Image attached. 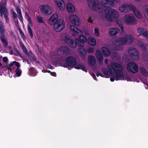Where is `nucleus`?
<instances>
[{
	"mask_svg": "<svg viewBox=\"0 0 148 148\" xmlns=\"http://www.w3.org/2000/svg\"><path fill=\"white\" fill-rule=\"evenodd\" d=\"M108 69L112 75L116 80L124 79V75L122 72L123 68L120 64L112 62L108 66Z\"/></svg>",
	"mask_w": 148,
	"mask_h": 148,
	"instance_id": "f257e3e1",
	"label": "nucleus"
},
{
	"mask_svg": "<svg viewBox=\"0 0 148 148\" xmlns=\"http://www.w3.org/2000/svg\"><path fill=\"white\" fill-rule=\"evenodd\" d=\"M48 23L50 25L53 24L54 30L57 32L62 31L64 27L65 23L62 19H58L57 14H54L49 18Z\"/></svg>",
	"mask_w": 148,
	"mask_h": 148,
	"instance_id": "f03ea898",
	"label": "nucleus"
},
{
	"mask_svg": "<svg viewBox=\"0 0 148 148\" xmlns=\"http://www.w3.org/2000/svg\"><path fill=\"white\" fill-rule=\"evenodd\" d=\"M134 40V38L131 35H126L122 37L115 38L113 43L117 47H114V49L116 50H119V46L125 44L132 43Z\"/></svg>",
	"mask_w": 148,
	"mask_h": 148,
	"instance_id": "7ed1b4c3",
	"label": "nucleus"
},
{
	"mask_svg": "<svg viewBox=\"0 0 148 148\" xmlns=\"http://www.w3.org/2000/svg\"><path fill=\"white\" fill-rule=\"evenodd\" d=\"M7 2L6 0H2L0 3V16H3V14L5 20L7 23H9L8 11L5 7Z\"/></svg>",
	"mask_w": 148,
	"mask_h": 148,
	"instance_id": "20e7f679",
	"label": "nucleus"
},
{
	"mask_svg": "<svg viewBox=\"0 0 148 148\" xmlns=\"http://www.w3.org/2000/svg\"><path fill=\"white\" fill-rule=\"evenodd\" d=\"M88 3L91 9L99 13L103 11V9L99 6L97 0H87Z\"/></svg>",
	"mask_w": 148,
	"mask_h": 148,
	"instance_id": "39448f33",
	"label": "nucleus"
},
{
	"mask_svg": "<svg viewBox=\"0 0 148 148\" xmlns=\"http://www.w3.org/2000/svg\"><path fill=\"white\" fill-rule=\"evenodd\" d=\"M61 40L67 44L69 45L72 47H76L77 44L74 42L71 37L66 34H62L61 36Z\"/></svg>",
	"mask_w": 148,
	"mask_h": 148,
	"instance_id": "423d86ee",
	"label": "nucleus"
},
{
	"mask_svg": "<svg viewBox=\"0 0 148 148\" xmlns=\"http://www.w3.org/2000/svg\"><path fill=\"white\" fill-rule=\"evenodd\" d=\"M125 23L128 25H134L137 23V21L131 14H127L124 16Z\"/></svg>",
	"mask_w": 148,
	"mask_h": 148,
	"instance_id": "0eeeda50",
	"label": "nucleus"
},
{
	"mask_svg": "<svg viewBox=\"0 0 148 148\" xmlns=\"http://www.w3.org/2000/svg\"><path fill=\"white\" fill-rule=\"evenodd\" d=\"M128 53L135 60H138L140 59V56L138 51L135 48L131 47L129 48Z\"/></svg>",
	"mask_w": 148,
	"mask_h": 148,
	"instance_id": "6e6552de",
	"label": "nucleus"
},
{
	"mask_svg": "<svg viewBox=\"0 0 148 148\" xmlns=\"http://www.w3.org/2000/svg\"><path fill=\"white\" fill-rule=\"evenodd\" d=\"M134 6L131 4L124 3L122 4L119 8V11L122 12L127 13L131 10L134 9Z\"/></svg>",
	"mask_w": 148,
	"mask_h": 148,
	"instance_id": "1a4fd4ad",
	"label": "nucleus"
},
{
	"mask_svg": "<svg viewBox=\"0 0 148 148\" xmlns=\"http://www.w3.org/2000/svg\"><path fill=\"white\" fill-rule=\"evenodd\" d=\"M41 12L46 15L51 14L53 12V10L51 6L47 5H44L40 7Z\"/></svg>",
	"mask_w": 148,
	"mask_h": 148,
	"instance_id": "9d476101",
	"label": "nucleus"
},
{
	"mask_svg": "<svg viewBox=\"0 0 148 148\" xmlns=\"http://www.w3.org/2000/svg\"><path fill=\"white\" fill-rule=\"evenodd\" d=\"M127 68L128 71L133 73H135L138 71V65L133 62L129 63L127 65Z\"/></svg>",
	"mask_w": 148,
	"mask_h": 148,
	"instance_id": "9b49d317",
	"label": "nucleus"
},
{
	"mask_svg": "<svg viewBox=\"0 0 148 148\" xmlns=\"http://www.w3.org/2000/svg\"><path fill=\"white\" fill-rule=\"evenodd\" d=\"M139 45L140 47L144 51L142 54V60L143 61H146L148 59V51L146 53L145 52V51L147 50V45L146 43H140L139 44Z\"/></svg>",
	"mask_w": 148,
	"mask_h": 148,
	"instance_id": "f8f14e48",
	"label": "nucleus"
},
{
	"mask_svg": "<svg viewBox=\"0 0 148 148\" xmlns=\"http://www.w3.org/2000/svg\"><path fill=\"white\" fill-rule=\"evenodd\" d=\"M120 0H103L101 3L103 5L107 8H112L114 5V2L119 3Z\"/></svg>",
	"mask_w": 148,
	"mask_h": 148,
	"instance_id": "ddd939ff",
	"label": "nucleus"
},
{
	"mask_svg": "<svg viewBox=\"0 0 148 148\" xmlns=\"http://www.w3.org/2000/svg\"><path fill=\"white\" fill-rule=\"evenodd\" d=\"M70 21L71 23L76 26L79 25L80 21L78 17L75 15L71 14L69 17Z\"/></svg>",
	"mask_w": 148,
	"mask_h": 148,
	"instance_id": "4468645a",
	"label": "nucleus"
},
{
	"mask_svg": "<svg viewBox=\"0 0 148 148\" xmlns=\"http://www.w3.org/2000/svg\"><path fill=\"white\" fill-rule=\"evenodd\" d=\"M75 41L79 46L84 47V43L87 42V39L84 36L80 35L79 37V39L75 38Z\"/></svg>",
	"mask_w": 148,
	"mask_h": 148,
	"instance_id": "2eb2a0df",
	"label": "nucleus"
},
{
	"mask_svg": "<svg viewBox=\"0 0 148 148\" xmlns=\"http://www.w3.org/2000/svg\"><path fill=\"white\" fill-rule=\"evenodd\" d=\"M68 65L70 66H74L77 63V60L75 58L71 56L68 57L66 60Z\"/></svg>",
	"mask_w": 148,
	"mask_h": 148,
	"instance_id": "dca6fc26",
	"label": "nucleus"
},
{
	"mask_svg": "<svg viewBox=\"0 0 148 148\" xmlns=\"http://www.w3.org/2000/svg\"><path fill=\"white\" fill-rule=\"evenodd\" d=\"M70 27L71 30V32L73 36H74L75 35H78L82 34V32L81 30L73 25H70Z\"/></svg>",
	"mask_w": 148,
	"mask_h": 148,
	"instance_id": "f3484780",
	"label": "nucleus"
},
{
	"mask_svg": "<svg viewBox=\"0 0 148 148\" xmlns=\"http://www.w3.org/2000/svg\"><path fill=\"white\" fill-rule=\"evenodd\" d=\"M119 32V29L116 27H115L110 28L109 30L108 34L111 36H115Z\"/></svg>",
	"mask_w": 148,
	"mask_h": 148,
	"instance_id": "a211bd4d",
	"label": "nucleus"
},
{
	"mask_svg": "<svg viewBox=\"0 0 148 148\" xmlns=\"http://www.w3.org/2000/svg\"><path fill=\"white\" fill-rule=\"evenodd\" d=\"M108 10H109V12L112 15L111 16L113 18V21L116 18L119 17V14L116 10L112 8L108 9Z\"/></svg>",
	"mask_w": 148,
	"mask_h": 148,
	"instance_id": "6ab92c4d",
	"label": "nucleus"
},
{
	"mask_svg": "<svg viewBox=\"0 0 148 148\" xmlns=\"http://www.w3.org/2000/svg\"><path fill=\"white\" fill-rule=\"evenodd\" d=\"M55 2L60 10H63L65 9V5L63 0H55Z\"/></svg>",
	"mask_w": 148,
	"mask_h": 148,
	"instance_id": "aec40b11",
	"label": "nucleus"
},
{
	"mask_svg": "<svg viewBox=\"0 0 148 148\" xmlns=\"http://www.w3.org/2000/svg\"><path fill=\"white\" fill-rule=\"evenodd\" d=\"M111 16L110 13L109 12V10H108V9H106L105 10V15L106 19L111 22H113L114 21Z\"/></svg>",
	"mask_w": 148,
	"mask_h": 148,
	"instance_id": "412c9836",
	"label": "nucleus"
},
{
	"mask_svg": "<svg viewBox=\"0 0 148 148\" xmlns=\"http://www.w3.org/2000/svg\"><path fill=\"white\" fill-rule=\"evenodd\" d=\"M95 55L98 61L100 63H101L103 61V56L99 51L97 50L96 51Z\"/></svg>",
	"mask_w": 148,
	"mask_h": 148,
	"instance_id": "4be33fe9",
	"label": "nucleus"
},
{
	"mask_svg": "<svg viewBox=\"0 0 148 148\" xmlns=\"http://www.w3.org/2000/svg\"><path fill=\"white\" fill-rule=\"evenodd\" d=\"M88 61L89 65L93 66L95 64L96 59L93 56H90L88 57Z\"/></svg>",
	"mask_w": 148,
	"mask_h": 148,
	"instance_id": "5701e85b",
	"label": "nucleus"
},
{
	"mask_svg": "<svg viewBox=\"0 0 148 148\" xmlns=\"http://www.w3.org/2000/svg\"><path fill=\"white\" fill-rule=\"evenodd\" d=\"M14 65H15L17 67V68L20 67V65L19 63L16 61H13L11 63L9 64L8 65H7L6 67L9 70H10L11 69V67H13Z\"/></svg>",
	"mask_w": 148,
	"mask_h": 148,
	"instance_id": "b1692460",
	"label": "nucleus"
},
{
	"mask_svg": "<svg viewBox=\"0 0 148 148\" xmlns=\"http://www.w3.org/2000/svg\"><path fill=\"white\" fill-rule=\"evenodd\" d=\"M101 49V51L104 56L107 57L110 56V52L107 48L105 47H103Z\"/></svg>",
	"mask_w": 148,
	"mask_h": 148,
	"instance_id": "393cba45",
	"label": "nucleus"
},
{
	"mask_svg": "<svg viewBox=\"0 0 148 148\" xmlns=\"http://www.w3.org/2000/svg\"><path fill=\"white\" fill-rule=\"evenodd\" d=\"M0 39L3 45L5 47L7 46L8 45V40L5 37L4 34L0 35Z\"/></svg>",
	"mask_w": 148,
	"mask_h": 148,
	"instance_id": "a878e982",
	"label": "nucleus"
},
{
	"mask_svg": "<svg viewBox=\"0 0 148 148\" xmlns=\"http://www.w3.org/2000/svg\"><path fill=\"white\" fill-rule=\"evenodd\" d=\"M66 8L68 11L70 12L73 13L75 11V10L73 6L71 4H68L67 5Z\"/></svg>",
	"mask_w": 148,
	"mask_h": 148,
	"instance_id": "bb28decb",
	"label": "nucleus"
},
{
	"mask_svg": "<svg viewBox=\"0 0 148 148\" xmlns=\"http://www.w3.org/2000/svg\"><path fill=\"white\" fill-rule=\"evenodd\" d=\"M88 43L90 45L95 46L96 43V40L92 37H89L88 40Z\"/></svg>",
	"mask_w": 148,
	"mask_h": 148,
	"instance_id": "cd10ccee",
	"label": "nucleus"
},
{
	"mask_svg": "<svg viewBox=\"0 0 148 148\" xmlns=\"http://www.w3.org/2000/svg\"><path fill=\"white\" fill-rule=\"evenodd\" d=\"M137 30L138 33L140 35H144V33L147 31L145 29L141 27L138 28Z\"/></svg>",
	"mask_w": 148,
	"mask_h": 148,
	"instance_id": "c85d7f7f",
	"label": "nucleus"
},
{
	"mask_svg": "<svg viewBox=\"0 0 148 148\" xmlns=\"http://www.w3.org/2000/svg\"><path fill=\"white\" fill-rule=\"evenodd\" d=\"M69 51V48L66 47H64L59 48V51H60L61 53H68Z\"/></svg>",
	"mask_w": 148,
	"mask_h": 148,
	"instance_id": "c756f323",
	"label": "nucleus"
},
{
	"mask_svg": "<svg viewBox=\"0 0 148 148\" xmlns=\"http://www.w3.org/2000/svg\"><path fill=\"white\" fill-rule=\"evenodd\" d=\"M132 10H134V12L135 15L138 18H141L142 17V16L140 14L138 10L135 8V7L134 9Z\"/></svg>",
	"mask_w": 148,
	"mask_h": 148,
	"instance_id": "7c9ffc66",
	"label": "nucleus"
},
{
	"mask_svg": "<svg viewBox=\"0 0 148 148\" xmlns=\"http://www.w3.org/2000/svg\"><path fill=\"white\" fill-rule=\"evenodd\" d=\"M5 29L2 22L0 21V35H4Z\"/></svg>",
	"mask_w": 148,
	"mask_h": 148,
	"instance_id": "2f4dec72",
	"label": "nucleus"
},
{
	"mask_svg": "<svg viewBox=\"0 0 148 148\" xmlns=\"http://www.w3.org/2000/svg\"><path fill=\"white\" fill-rule=\"evenodd\" d=\"M140 70L142 74L145 77L148 76V73L147 71L143 67L140 68Z\"/></svg>",
	"mask_w": 148,
	"mask_h": 148,
	"instance_id": "473e14b6",
	"label": "nucleus"
},
{
	"mask_svg": "<svg viewBox=\"0 0 148 148\" xmlns=\"http://www.w3.org/2000/svg\"><path fill=\"white\" fill-rule=\"evenodd\" d=\"M75 66V68L77 69H81L82 70L84 71L85 69V67L84 65L82 64H76L74 65Z\"/></svg>",
	"mask_w": 148,
	"mask_h": 148,
	"instance_id": "72a5a7b5",
	"label": "nucleus"
},
{
	"mask_svg": "<svg viewBox=\"0 0 148 148\" xmlns=\"http://www.w3.org/2000/svg\"><path fill=\"white\" fill-rule=\"evenodd\" d=\"M81 47L79 49V52L80 53L81 56L82 57L86 54V51L83 48V47L80 46Z\"/></svg>",
	"mask_w": 148,
	"mask_h": 148,
	"instance_id": "f704fd0d",
	"label": "nucleus"
},
{
	"mask_svg": "<svg viewBox=\"0 0 148 148\" xmlns=\"http://www.w3.org/2000/svg\"><path fill=\"white\" fill-rule=\"evenodd\" d=\"M28 30L29 33L31 37L32 38L33 37V34L32 29L29 25H27Z\"/></svg>",
	"mask_w": 148,
	"mask_h": 148,
	"instance_id": "c9c22d12",
	"label": "nucleus"
},
{
	"mask_svg": "<svg viewBox=\"0 0 148 148\" xmlns=\"http://www.w3.org/2000/svg\"><path fill=\"white\" fill-rule=\"evenodd\" d=\"M30 72L32 76H35L36 75V72L34 68H31L29 69Z\"/></svg>",
	"mask_w": 148,
	"mask_h": 148,
	"instance_id": "e433bc0d",
	"label": "nucleus"
},
{
	"mask_svg": "<svg viewBox=\"0 0 148 148\" xmlns=\"http://www.w3.org/2000/svg\"><path fill=\"white\" fill-rule=\"evenodd\" d=\"M36 17L37 21L38 22L40 23H42L43 22V20L42 17L37 16Z\"/></svg>",
	"mask_w": 148,
	"mask_h": 148,
	"instance_id": "4c0bfd02",
	"label": "nucleus"
},
{
	"mask_svg": "<svg viewBox=\"0 0 148 148\" xmlns=\"http://www.w3.org/2000/svg\"><path fill=\"white\" fill-rule=\"evenodd\" d=\"M16 74L18 76L21 75V73L19 70V67L17 68V69L16 71Z\"/></svg>",
	"mask_w": 148,
	"mask_h": 148,
	"instance_id": "58836bf2",
	"label": "nucleus"
},
{
	"mask_svg": "<svg viewBox=\"0 0 148 148\" xmlns=\"http://www.w3.org/2000/svg\"><path fill=\"white\" fill-rule=\"evenodd\" d=\"M16 10L17 12L18 13V15L22 14L21 10L19 7H16Z\"/></svg>",
	"mask_w": 148,
	"mask_h": 148,
	"instance_id": "ea45409f",
	"label": "nucleus"
},
{
	"mask_svg": "<svg viewBox=\"0 0 148 148\" xmlns=\"http://www.w3.org/2000/svg\"><path fill=\"white\" fill-rule=\"evenodd\" d=\"M102 72L103 73L107 76L109 74V71L106 69H103L102 70Z\"/></svg>",
	"mask_w": 148,
	"mask_h": 148,
	"instance_id": "a19ab883",
	"label": "nucleus"
},
{
	"mask_svg": "<svg viewBox=\"0 0 148 148\" xmlns=\"http://www.w3.org/2000/svg\"><path fill=\"white\" fill-rule=\"evenodd\" d=\"M94 49L92 47H90L88 48L87 50V52L88 53H92L94 52Z\"/></svg>",
	"mask_w": 148,
	"mask_h": 148,
	"instance_id": "79ce46f5",
	"label": "nucleus"
},
{
	"mask_svg": "<svg viewBox=\"0 0 148 148\" xmlns=\"http://www.w3.org/2000/svg\"><path fill=\"white\" fill-rule=\"evenodd\" d=\"M22 49L23 50V51L25 53V54L27 56H29V54L28 53L27 50L26 48L25 47H24V48H23Z\"/></svg>",
	"mask_w": 148,
	"mask_h": 148,
	"instance_id": "37998d69",
	"label": "nucleus"
},
{
	"mask_svg": "<svg viewBox=\"0 0 148 148\" xmlns=\"http://www.w3.org/2000/svg\"><path fill=\"white\" fill-rule=\"evenodd\" d=\"M143 11L145 14H148V8L145 7L143 8Z\"/></svg>",
	"mask_w": 148,
	"mask_h": 148,
	"instance_id": "c03bdc74",
	"label": "nucleus"
},
{
	"mask_svg": "<svg viewBox=\"0 0 148 148\" xmlns=\"http://www.w3.org/2000/svg\"><path fill=\"white\" fill-rule=\"evenodd\" d=\"M94 32L95 35L98 36L99 35V29L97 28H95Z\"/></svg>",
	"mask_w": 148,
	"mask_h": 148,
	"instance_id": "a18cd8bd",
	"label": "nucleus"
},
{
	"mask_svg": "<svg viewBox=\"0 0 148 148\" xmlns=\"http://www.w3.org/2000/svg\"><path fill=\"white\" fill-rule=\"evenodd\" d=\"M19 32L20 34V35L21 36V37L23 39H25L26 38V37L25 36L22 30H20Z\"/></svg>",
	"mask_w": 148,
	"mask_h": 148,
	"instance_id": "49530a36",
	"label": "nucleus"
},
{
	"mask_svg": "<svg viewBox=\"0 0 148 148\" xmlns=\"http://www.w3.org/2000/svg\"><path fill=\"white\" fill-rule=\"evenodd\" d=\"M12 14L13 15V18L14 19L17 18V14L14 11H12Z\"/></svg>",
	"mask_w": 148,
	"mask_h": 148,
	"instance_id": "de8ad7c7",
	"label": "nucleus"
},
{
	"mask_svg": "<svg viewBox=\"0 0 148 148\" xmlns=\"http://www.w3.org/2000/svg\"><path fill=\"white\" fill-rule=\"evenodd\" d=\"M144 35L143 36L145 37L148 40V31H147L144 33Z\"/></svg>",
	"mask_w": 148,
	"mask_h": 148,
	"instance_id": "09e8293b",
	"label": "nucleus"
},
{
	"mask_svg": "<svg viewBox=\"0 0 148 148\" xmlns=\"http://www.w3.org/2000/svg\"><path fill=\"white\" fill-rule=\"evenodd\" d=\"M28 21L30 24H32V20L31 19L29 16V15H28Z\"/></svg>",
	"mask_w": 148,
	"mask_h": 148,
	"instance_id": "8fccbe9b",
	"label": "nucleus"
},
{
	"mask_svg": "<svg viewBox=\"0 0 148 148\" xmlns=\"http://www.w3.org/2000/svg\"><path fill=\"white\" fill-rule=\"evenodd\" d=\"M3 60L4 62H7L8 61V60L6 57H4L2 59Z\"/></svg>",
	"mask_w": 148,
	"mask_h": 148,
	"instance_id": "3c124183",
	"label": "nucleus"
},
{
	"mask_svg": "<svg viewBox=\"0 0 148 148\" xmlns=\"http://www.w3.org/2000/svg\"><path fill=\"white\" fill-rule=\"evenodd\" d=\"M19 19L21 21H23V18L22 17V14L19 15Z\"/></svg>",
	"mask_w": 148,
	"mask_h": 148,
	"instance_id": "603ef678",
	"label": "nucleus"
},
{
	"mask_svg": "<svg viewBox=\"0 0 148 148\" xmlns=\"http://www.w3.org/2000/svg\"><path fill=\"white\" fill-rule=\"evenodd\" d=\"M87 20L89 22H90L91 23H92L93 22V21L91 19V17H89L88 18V19Z\"/></svg>",
	"mask_w": 148,
	"mask_h": 148,
	"instance_id": "864d4df0",
	"label": "nucleus"
},
{
	"mask_svg": "<svg viewBox=\"0 0 148 148\" xmlns=\"http://www.w3.org/2000/svg\"><path fill=\"white\" fill-rule=\"evenodd\" d=\"M10 35L12 36L14 38L15 37V36L14 34V33L12 31H10Z\"/></svg>",
	"mask_w": 148,
	"mask_h": 148,
	"instance_id": "5fc2aeb1",
	"label": "nucleus"
},
{
	"mask_svg": "<svg viewBox=\"0 0 148 148\" xmlns=\"http://www.w3.org/2000/svg\"><path fill=\"white\" fill-rule=\"evenodd\" d=\"M20 46L22 49L25 47L24 45L22 43L20 44Z\"/></svg>",
	"mask_w": 148,
	"mask_h": 148,
	"instance_id": "6e6d98bb",
	"label": "nucleus"
},
{
	"mask_svg": "<svg viewBox=\"0 0 148 148\" xmlns=\"http://www.w3.org/2000/svg\"><path fill=\"white\" fill-rule=\"evenodd\" d=\"M104 62L106 64H107L108 63V60L107 59H106L104 60Z\"/></svg>",
	"mask_w": 148,
	"mask_h": 148,
	"instance_id": "4d7b16f0",
	"label": "nucleus"
},
{
	"mask_svg": "<svg viewBox=\"0 0 148 148\" xmlns=\"http://www.w3.org/2000/svg\"><path fill=\"white\" fill-rule=\"evenodd\" d=\"M110 80L112 82H113L114 81V77H111L110 78Z\"/></svg>",
	"mask_w": 148,
	"mask_h": 148,
	"instance_id": "13d9d810",
	"label": "nucleus"
},
{
	"mask_svg": "<svg viewBox=\"0 0 148 148\" xmlns=\"http://www.w3.org/2000/svg\"><path fill=\"white\" fill-rule=\"evenodd\" d=\"M10 53L11 55H12L13 53V50L12 49H11L10 51Z\"/></svg>",
	"mask_w": 148,
	"mask_h": 148,
	"instance_id": "bf43d9fd",
	"label": "nucleus"
},
{
	"mask_svg": "<svg viewBox=\"0 0 148 148\" xmlns=\"http://www.w3.org/2000/svg\"><path fill=\"white\" fill-rule=\"evenodd\" d=\"M51 75H52L55 76L56 75V74L55 73H51Z\"/></svg>",
	"mask_w": 148,
	"mask_h": 148,
	"instance_id": "052dcab7",
	"label": "nucleus"
},
{
	"mask_svg": "<svg viewBox=\"0 0 148 148\" xmlns=\"http://www.w3.org/2000/svg\"><path fill=\"white\" fill-rule=\"evenodd\" d=\"M18 56L21 58H23L22 56L21 55V54L20 53H18Z\"/></svg>",
	"mask_w": 148,
	"mask_h": 148,
	"instance_id": "680f3d73",
	"label": "nucleus"
},
{
	"mask_svg": "<svg viewBox=\"0 0 148 148\" xmlns=\"http://www.w3.org/2000/svg\"><path fill=\"white\" fill-rule=\"evenodd\" d=\"M119 25L121 28H123V25L121 24H120Z\"/></svg>",
	"mask_w": 148,
	"mask_h": 148,
	"instance_id": "e2e57ef3",
	"label": "nucleus"
},
{
	"mask_svg": "<svg viewBox=\"0 0 148 148\" xmlns=\"http://www.w3.org/2000/svg\"><path fill=\"white\" fill-rule=\"evenodd\" d=\"M126 79L127 80V81H130V78L129 77H127Z\"/></svg>",
	"mask_w": 148,
	"mask_h": 148,
	"instance_id": "0e129e2a",
	"label": "nucleus"
},
{
	"mask_svg": "<svg viewBox=\"0 0 148 148\" xmlns=\"http://www.w3.org/2000/svg\"><path fill=\"white\" fill-rule=\"evenodd\" d=\"M25 16H27V17H28V15H29L28 13L27 12H25Z\"/></svg>",
	"mask_w": 148,
	"mask_h": 148,
	"instance_id": "69168bd1",
	"label": "nucleus"
},
{
	"mask_svg": "<svg viewBox=\"0 0 148 148\" xmlns=\"http://www.w3.org/2000/svg\"><path fill=\"white\" fill-rule=\"evenodd\" d=\"M101 74L100 73H97V76H99V75H101Z\"/></svg>",
	"mask_w": 148,
	"mask_h": 148,
	"instance_id": "338daca9",
	"label": "nucleus"
},
{
	"mask_svg": "<svg viewBox=\"0 0 148 148\" xmlns=\"http://www.w3.org/2000/svg\"><path fill=\"white\" fill-rule=\"evenodd\" d=\"M8 48H9V49H11V47L10 46Z\"/></svg>",
	"mask_w": 148,
	"mask_h": 148,
	"instance_id": "774afa93",
	"label": "nucleus"
}]
</instances>
